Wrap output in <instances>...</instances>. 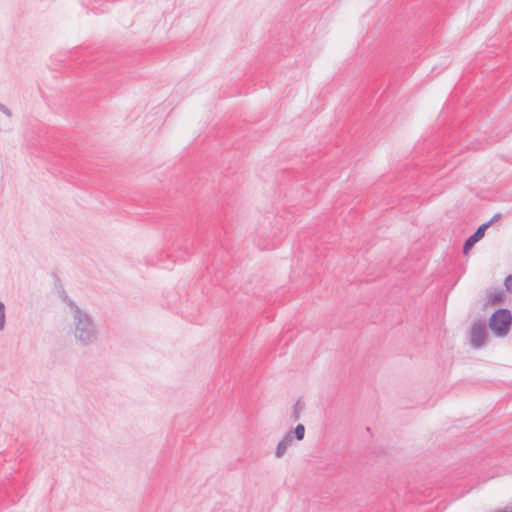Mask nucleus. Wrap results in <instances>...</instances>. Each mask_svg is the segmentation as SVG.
Masks as SVG:
<instances>
[{
	"mask_svg": "<svg viewBox=\"0 0 512 512\" xmlns=\"http://www.w3.org/2000/svg\"><path fill=\"white\" fill-rule=\"evenodd\" d=\"M52 276L54 279V286L58 292L59 298L69 307V309L76 306L77 304L66 293L59 276L55 272L52 273Z\"/></svg>",
	"mask_w": 512,
	"mask_h": 512,
	"instance_id": "nucleus-6",
	"label": "nucleus"
},
{
	"mask_svg": "<svg viewBox=\"0 0 512 512\" xmlns=\"http://www.w3.org/2000/svg\"><path fill=\"white\" fill-rule=\"evenodd\" d=\"M490 330L498 337L506 336L512 325V313L507 308H499L492 313L488 322Z\"/></svg>",
	"mask_w": 512,
	"mask_h": 512,
	"instance_id": "nucleus-3",
	"label": "nucleus"
},
{
	"mask_svg": "<svg viewBox=\"0 0 512 512\" xmlns=\"http://www.w3.org/2000/svg\"><path fill=\"white\" fill-rule=\"evenodd\" d=\"M488 336L486 323L478 320L473 323L469 330V340L474 348H480L486 343Z\"/></svg>",
	"mask_w": 512,
	"mask_h": 512,
	"instance_id": "nucleus-4",
	"label": "nucleus"
},
{
	"mask_svg": "<svg viewBox=\"0 0 512 512\" xmlns=\"http://www.w3.org/2000/svg\"><path fill=\"white\" fill-rule=\"evenodd\" d=\"M294 437L296 440L301 441L305 436V427L303 424H297L294 428Z\"/></svg>",
	"mask_w": 512,
	"mask_h": 512,
	"instance_id": "nucleus-10",
	"label": "nucleus"
},
{
	"mask_svg": "<svg viewBox=\"0 0 512 512\" xmlns=\"http://www.w3.org/2000/svg\"><path fill=\"white\" fill-rule=\"evenodd\" d=\"M0 112L4 113L7 117L12 116L11 110L2 103H0Z\"/></svg>",
	"mask_w": 512,
	"mask_h": 512,
	"instance_id": "nucleus-13",
	"label": "nucleus"
},
{
	"mask_svg": "<svg viewBox=\"0 0 512 512\" xmlns=\"http://www.w3.org/2000/svg\"><path fill=\"white\" fill-rule=\"evenodd\" d=\"M285 222L281 217L274 215L265 216L256 229L255 242L261 251L276 248L284 235Z\"/></svg>",
	"mask_w": 512,
	"mask_h": 512,
	"instance_id": "nucleus-1",
	"label": "nucleus"
},
{
	"mask_svg": "<svg viewBox=\"0 0 512 512\" xmlns=\"http://www.w3.org/2000/svg\"><path fill=\"white\" fill-rule=\"evenodd\" d=\"M5 326V305L2 301H0V331L4 329Z\"/></svg>",
	"mask_w": 512,
	"mask_h": 512,
	"instance_id": "nucleus-11",
	"label": "nucleus"
},
{
	"mask_svg": "<svg viewBox=\"0 0 512 512\" xmlns=\"http://www.w3.org/2000/svg\"><path fill=\"white\" fill-rule=\"evenodd\" d=\"M293 440V436L291 432H288L282 440L279 441V443L276 446L275 450V457L276 458H282L285 453L287 452L289 446L291 445Z\"/></svg>",
	"mask_w": 512,
	"mask_h": 512,
	"instance_id": "nucleus-7",
	"label": "nucleus"
},
{
	"mask_svg": "<svg viewBox=\"0 0 512 512\" xmlns=\"http://www.w3.org/2000/svg\"><path fill=\"white\" fill-rule=\"evenodd\" d=\"M72 314V332L81 346H90L98 339V329L92 316L78 305L70 309Z\"/></svg>",
	"mask_w": 512,
	"mask_h": 512,
	"instance_id": "nucleus-2",
	"label": "nucleus"
},
{
	"mask_svg": "<svg viewBox=\"0 0 512 512\" xmlns=\"http://www.w3.org/2000/svg\"><path fill=\"white\" fill-rule=\"evenodd\" d=\"M501 217H502V215H501V214H499V213H498V214H495V215H494V216H493L489 221H487L486 223H489V226H490L493 222H495V221H497V220L501 219Z\"/></svg>",
	"mask_w": 512,
	"mask_h": 512,
	"instance_id": "nucleus-16",
	"label": "nucleus"
},
{
	"mask_svg": "<svg viewBox=\"0 0 512 512\" xmlns=\"http://www.w3.org/2000/svg\"><path fill=\"white\" fill-rule=\"evenodd\" d=\"M504 301V293L502 291H495L489 298V303L492 305L501 304Z\"/></svg>",
	"mask_w": 512,
	"mask_h": 512,
	"instance_id": "nucleus-9",
	"label": "nucleus"
},
{
	"mask_svg": "<svg viewBox=\"0 0 512 512\" xmlns=\"http://www.w3.org/2000/svg\"><path fill=\"white\" fill-rule=\"evenodd\" d=\"M0 112L4 113L7 117L12 116L11 110L2 103H0Z\"/></svg>",
	"mask_w": 512,
	"mask_h": 512,
	"instance_id": "nucleus-14",
	"label": "nucleus"
},
{
	"mask_svg": "<svg viewBox=\"0 0 512 512\" xmlns=\"http://www.w3.org/2000/svg\"><path fill=\"white\" fill-rule=\"evenodd\" d=\"M489 228V223L481 224L476 231L470 235L463 244V253L466 255L474 247V245L480 241L485 234V231Z\"/></svg>",
	"mask_w": 512,
	"mask_h": 512,
	"instance_id": "nucleus-5",
	"label": "nucleus"
},
{
	"mask_svg": "<svg viewBox=\"0 0 512 512\" xmlns=\"http://www.w3.org/2000/svg\"><path fill=\"white\" fill-rule=\"evenodd\" d=\"M504 286L507 292H512V274L508 275L505 278Z\"/></svg>",
	"mask_w": 512,
	"mask_h": 512,
	"instance_id": "nucleus-12",
	"label": "nucleus"
},
{
	"mask_svg": "<svg viewBox=\"0 0 512 512\" xmlns=\"http://www.w3.org/2000/svg\"><path fill=\"white\" fill-rule=\"evenodd\" d=\"M0 112L4 113L7 117L12 116L11 110L2 103H0Z\"/></svg>",
	"mask_w": 512,
	"mask_h": 512,
	"instance_id": "nucleus-15",
	"label": "nucleus"
},
{
	"mask_svg": "<svg viewBox=\"0 0 512 512\" xmlns=\"http://www.w3.org/2000/svg\"><path fill=\"white\" fill-rule=\"evenodd\" d=\"M302 410H303V406H302L300 400H298L292 407V411H291V415H290L291 420L298 421L300 419V414H301Z\"/></svg>",
	"mask_w": 512,
	"mask_h": 512,
	"instance_id": "nucleus-8",
	"label": "nucleus"
}]
</instances>
